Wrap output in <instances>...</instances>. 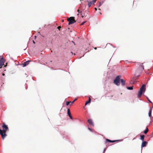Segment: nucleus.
<instances>
[{
    "label": "nucleus",
    "instance_id": "nucleus-1",
    "mask_svg": "<svg viewBox=\"0 0 153 153\" xmlns=\"http://www.w3.org/2000/svg\"><path fill=\"white\" fill-rule=\"evenodd\" d=\"M3 128L2 130L0 129V134L1 136L2 139H4L5 137L6 136V133L7 130L8 129L7 126L4 123H3L2 126Z\"/></svg>",
    "mask_w": 153,
    "mask_h": 153
},
{
    "label": "nucleus",
    "instance_id": "nucleus-2",
    "mask_svg": "<svg viewBox=\"0 0 153 153\" xmlns=\"http://www.w3.org/2000/svg\"><path fill=\"white\" fill-rule=\"evenodd\" d=\"M146 85L145 84L142 85L140 88V90L138 92V97H140L142 95L143 93H144L146 90Z\"/></svg>",
    "mask_w": 153,
    "mask_h": 153
},
{
    "label": "nucleus",
    "instance_id": "nucleus-3",
    "mask_svg": "<svg viewBox=\"0 0 153 153\" xmlns=\"http://www.w3.org/2000/svg\"><path fill=\"white\" fill-rule=\"evenodd\" d=\"M121 77V76H117L115 79L114 80V83L117 86H119L120 83V78Z\"/></svg>",
    "mask_w": 153,
    "mask_h": 153
},
{
    "label": "nucleus",
    "instance_id": "nucleus-4",
    "mask_svg": "<svg viewBox=\"0 0 153 153\" xmlns=\"http://www.w3.org/2000/svg\"><path fill=\"white\" fill-rule=\"evenodd\" d=\"M74 19V17H71L67 19V20L69 22V25L73 24L76 22V21Z\"/></svg>",
    "mask_w": 153,
    "mask_h": 153
},
{
    "label": "nucleus",
    "instance_id": "nucleus-5",
    "mask_svg": "<svg viewBox=\"0 0 153 153\" xmlns=\"http://www.w3.org/2000/svg\"><path fill=\"white\" fill-rule=\"evenodd\" d=\"M88 2V5L89 7H90L92 5L94 4V3L96 2L95 0H93L92 1H87Z\"/></svg>",
    "mask_w": 153,
    "mask_h": 153
},
{
    "label": "nucleus",
    "instance_id": "nucleus-6",
    "mask_svg": "<svg viewBox=\"0 0 153 153\" xmlns=\"http://www.w3.org/2000/svg\"><path fill=\"white\" fill-rule=\"evenodd\" d=\"M148 144V143L146 141H143L141 145V150L142 149L143 147H145Z\"/></svg>",
    "mask_w": 153,
    "mask_h": 153
},
{
    "label": "nucleus",
    "instance_id": "nucleus-7",
    "mask_svg": "<svg viewBox=\"0 0 153 153\" xmlns=\"http://www.w3.org/2000/svg\"><path fill=\"white\" fill-rule=\"evenodd\" d=\"M122 141V140H110L109 139H107L106 140L105 143H107L108 142H110V143H114V142H116V141Z\"/></svg>",
    "mask_w": 153,
    "mask_h": 153
},
{
    "label": "nucleus",
    "instance_id": "nucleus-8",
    "mask_svg": "<svg viewBox=\"0 0 153 153\" xmlns=\"http://www.w3.org/2000/svg\"><path fill=\"white\" fill-rule=\"evenodd\" d=\"M67 113H68V114L69 117L71 119H73L71 115V114L69 109H68Z\"/></svg>",
    "mask_w": 153,
    "mask_h": 153
},
{
    "label": "nucleus",
    "instance_id": "nucleus-9",
    "mask_svg": "<svg viewBox=\"0 0 153 153\" xmlns=\"http://www.w3.org/2000/svg\"><path fill=\"white\" fill-rule=\"evenodd\" d=\"M30 61L28 60V61H27L25 62H24V63H23L22 64L23 67H25L27 65H28L29 64V62Z\"/></svg>",
    "mask_w": 153,
    "mask_h": 153
},
{
    "label": "nucleus",
    "instance_id": "nucleus-10",
    "mask_svg": "<svg viewBox=\"0 0 153 153\" xmlns=\"http://www.w3.org/2000/svg\"><path fill=\"white\" fill-rule=\"evenodd\" d=\"M88 122L89 124H91V126H94V124L92 121V120L91 119H89L88 120Z\"/></svg>",
    "mask_w": 153,
    "mask_h": 153
},
{
    "label": "nucleus",
    "instance_id": "nucleus-11",
    "mask_svg": "<svg viewBox=\"0 0 153 153\" xmlns=\"http://www.w3.org/2000/svg\"><path fill=\"white\" fill-rule=\"evenodd\" d=\"M3 58H2L0 59V66L2 67L4 63V61H3Z\"/></svg>",
    "mask_w": 153,
    "mask_h": 153
},
{
    "label": "nucleus",
    "instance_id": "nucleus-12",
    "mask_svg": "<svg viewBox=\"0 0 153 153\" xmlns=\"http://www.w3.org/2000/svg\"><path fill=\"white\" fill-rule=\"evenodd\" d=\"M121 84L122 86H124L125 84V81L123 79H120V80Z\"/></svg>",
    "mask_w": 153,
    "mask_h": 153
},
{
    "label": "nucleus",
    "instance_id": "nucleus-13",
    "mask_svg": "<svg viewBox=\"0 0 153 153\" xmlns=\"http://www.w3.org/2000/svg\"><path fill=\"white\" fill-rule=\"evenodd\" d=\"M89 99L88 101H87L85 103V105H87L88 103H90L91 101V99L90 98V97H88Z\"/></svg>",
    "mask_w": 153,
    "mask_h": 153
},
{
    "label": "nucleus",
    "instance_id": "nucleus-14",
    "mask_svg": "<svg viewBox=\"0 0 153 153\" xmlns=\"http://www.w3.org/2000/svg\"><path fill=\"white\" fill-rule=\"evenodd\" d=\"M140 139L141 140L143 141H144V135H140Z\"/></svg>",
    "mask_w": 153,
    "mask_h": 153
},
{
    "label": "nucleus",
    "instance_id": "nucleus-15",
    "mask_svg": "<svg viewBox=\"0 0 153 153\" xmlns=\"http://www.w3.org/2000/svg\"><path fill=\"white\" fill-rule=\"evenodd\" d=\"M149 131V129H148V128L147 127H146V129H145V130L144 131V133L145 134H146V133H147V132L148 131Z\"/></svg>",
    "mask_w": 153,
    "mask_h": 153
},
{
    "label": "nucleus",
    "instance_id": "nucleus-16",
    "mask_svg": "<svg viewBox=\"0 0 153 153\" xmlns=\"http://www.w3.org/2000/svg\"><path fill=\"white\" fill-rule=\"evenodd\" d=\"M127 88L129 90H132L133 89V86L127 87Z\"/></svg>",
    "mask_w": 153,
    "mask_h": 153
},
{
    "label": "nucleus",
    "instance_id": "nucleus-17",
    "mask_svg": "<svg viewBox=\"0 0 153 153\" xmlns=\"http://www.w3.org/2000/svg\"><path fill=\"white\" fill-rule=\"evenodd\" d=\"M151 114H152V111H149V114H149V116L150 117H151V118H152V117L151 115Z\"/></svg>",
    "mask_w": 153,
    "mask_h": 153
},
{
    "label": "nucleus",
    "instance_id": "nucleus-18",
    "mask_svg": "<svg viewBox=\"0 0 153 153\" xmlns=\"http://www.w3.org/2000/svg\"><path fill=\"white\" fill-rule=\"evenodd\" d=\"M143 63H140V65L142 68V69L143 70L144 69V66L143 65Z\"/></svg>",
    "mask_w": 153,
    "mask_h": 153
},
{
    "label": "nucleus",
    "instance_id": "nucleus-19",
    "mask_svg": "<svg viewBox=\"0 0 153 153\" xmlns=\"http://www.w3.org/2000/svg\"><path fill=\"white\" fill-rule=\"evenodd\" d=\"M71 102V101L69 102V101H66V105H68L70 103V102Z\"/></svg>",
    "mask_w": 153,
    "mask_h": 153
},
{
    "label": "nucleus",
    "instance_id": "nucleus-20",
    "mask_svg": "<svg viewBox=\"0 0 153 153\" xmlns=\"http://www.w3.org/2000/svg\"><path fill=\"white\" fill-rule=\"evenodd\" d=\"M146 98L149 102L152 103V102L149 100V99L147 97H146Z\"/></svg>",
    "mask_w": 153,
    "mask_h": 153
},
{
    "label": "nucleus",
    "instance_id": "nucleus-21",
    "mask_svg": "<svg viewBox=\"0 0 153 153\" xmlns=\"http://www.w3.org/2000/svg\"><path fill=\"white\" fill-rule=\"evenodd\" d=\"M87 22V21H84L83 22H82V23L81 24V25H83L84 24H85L86 22Z\"/></svg>",
    "mask_w": 153,
    "mask_h": 153
},
{
    "label": "nucleus",
    "instance_id": "nucleus-22",
    "mask_svg": "<svg viewBox=\"0 0 153 153\" xmlns=\"http://www.w3.org/2000/svg\"><path fill=\"white\" fill-rule=\"evenodd\" d=\"M88 130H89L90 131H91V132H92V131H92V130L91 128H90L88 127Z\"/></svg>",
    "mask_w": 153,
    "mask_h": 153
},
{
    "label": "nucleus",
    "instance_id": "nucleus-23",
    "mask_svg": "<svg viewBox=\"0 0 153 153\" xmlns=\"http://www.w3.org/2000/svg\"><path fill=\"white\" fill-rule=\"evenodd\" d=\"M81 15L82 18H84L85 17V16H84L82 15V14H81Z\"/></svg>",
    "mask_w": 153,
    "mask_h": 153
},
{
    "label": "nucleus",
    "instance_id": "nucleus-24",
    "mask_svg": "<svg viewBox=\"0 0 153 153\" xmlns=\"http://www.w3.org/2000/svg\"><path fill=\"white\" fill-rule=\"evenodd\" d=\"M61 28V26H59L57 27V28L59 30Z\"/></svg>",
    "mask_w": 153,
    "mask_h": 153
},
{
    "label": "nucleus",
    "instance_id": "nucleus-25",
    "mask_svg": "<svg viewBox=\"0 0 153 153\" xmlns=\"http://www.w3.org/2000/svg\"><path fill=\"white\" fill-rule=\"evenodd\" d=\"M103 1H101V2H100V4H99V6H100L101 5V4H103Z\"/></svg>",
    "mask_w": 153,
    "mask_h": 153
},
{
    "label": "nucleus",
    "instance_id": "nucleus-26",
    "mask_svg": "<svg viewBox=\"0 0 153 153\" xmlns=\"http://www.w3.org/2000/svg\"><path fill=\"white\" fill-rule=\"evenodd\" d=\"M106 150V148H105L104 149L103 153H104L105 152Z\"/></svg>",
    "mask_w": 153,
    "mask_h": 153
},
{
    "label": "nucleus",
    "instance_id": "nucleus-27",
    "mask_svg": "<svg viewBox=\"0 0 153 153\" xmlns=\"http://www.w3.org/2000/svg\"><path fill=\"white\" fill-rule=\"evenodd\" d=\"M74 103V101L71 102H70V103H71L70 105H71L72 104H73Z\"/></svg>",
    "mask_w": 153,
    "mask_h": 153
},
{
    "label": "nucleus",
    "instance_id": "nucleus-28",
    "mask_svg": "<svg viewBox=\"0 0 153 153\" xmlns=\"http://www.w3.org/2000/svg\"><path fill=\"white\" fill-rule=\"evenodd\" d=\"M150 120H151L152 121H153V117H152V118H151V117H150Z\"/></svg>",
    "mask_w": 153,
    "mask_h": 153
},
{
    "label": "nucleus",
    "instance_id": "nucleus-29",
    "mask_svg": "<svg viewBox=\"0 0 153 153\" xmlns=\"http://www.w3.org/2000/svg\"><path fill=\"white\" fill-rule=\"evenodd\" d=\"M152 107L151 108H150L149 111H151L152 112Z\"/></svg>",
    "mask_w": 153,
    "mask_h": 153
},
{
    "label": "nucleus",
    "instance_id": "nucleus-30",
    "mask_svg": "<svg viewBox=\"0 0 153 153\" xmlns=\"http://www.w3.org/2000/svg\"><path fill=\"white\" fill-rule=\"evenodd\" d=\"M33 43H34V44H35V42H34V40L33 41Z\"/></svg>",
    "mask_w": 153,
    "mask_h": 153
},
{
    "label": "nucleus",
    "instance_id": "nucleus-31",
    "mask_svg": "<svg viewBox=\"0 0 153 153\" xmlns=\"http://www.w3.org/2000/svg\"><path fill=\"white\" fill-rule=\"evenodd\" d=\"M76 100V99H75L73 101H74V102Z\"/></svg>",
    "mask_w": 153,
    "mask_h": 153
},
{
    "label": "nucleus",
    "instance_id": "nucleus-32",
    "mask_svg": "<svg viewBox=\"0 0 153 153\" xmlns=\"http://www.w3.org/2000/svg\"><path fill=\"white\" fill-rule=\"evenodd\" d=\"M94 9L96 10H97V9L96 7L94 8Z\"/></svg>",
    "mask_w": 153,
    "mask_h": 153
},
{
    "label": "nucleus",
    "instance_id": "nucleus-33",
    "mask_svg": "<svg viewBox=\"0 0 153 153\" xmlns=\"http://www.w3.org/2000/svg\"><path fill=\"white\" fill-rule=\"evenodd\" d=\"M77 11L79 12V10H77Z\"/></svg>",
    "mask_w": 153,
    "mask_h": 153
},
{
    "label": "nucleus",
    "instance_id": "nucleus-34",
    "mask_svg": "<svg viewBox=\"0 0 153 153\" xmlns=\"http://www.w3.org/2000/svg\"><path fill=\"white\" fill-rule=\"evenodd\" d=\"M97 48H96V47H95V48H94V49L95 50L96 49H97Z\"/></svg>",
    "mask_w": 153,
    "mask_h": 153
},
{
    "label": "nucleus",
    "instance_id": "nucleus-35",
    "mask_svg": "<svg viewBox=\"0 0 153 153\" xmlns=\"http://www.w3.org/2000/svg\"><path fill=\"white\" fill-rule=\"evenodd\" d=\"M139 76H140V75L137 76V77H139Z\"/></svg>",
    "mask_w": 153,
    "mask_h": 153
},
{
    "label": "nucleus",
    "instance_id": "nucleus-36",
    "mask_svg": "<svg viewBox=\"0 0 153 153\" xmlns=\"http://www.w3.org/2000/svg\"><path fill=\"white\" fill-rule=\"evenodd\" d=\"M2 75L4 76V74L3 73V74H2Z\"/></svg>",
    "mask_w": 153,
    "mask_h": 153
},
{
    "label": "nucleus",
    "instance_id": "nucleus-37",
    "mask_svg": "<svg viewBox=\"0 0 153 153\" xmlns=\"http://www.w3.org/2000/svg\"><path fill=\"white\" fill-rule=\"evenodd\" d=\"M36 36H35V38H36Z\"/></svg>",
    "mask_w": 153,
    "mask_h": 153
},
{
    "label": "nucleus",
    "instance_id": "nucleus-38",
    "mask_svg": "<svg viewBox=\"0 0 153 153\" xmlns=\"http://www.w3.org/2000/svg\"><path fill=\"white\" fill-rule=\"evenodd\" d=\"M98 10H100V8H99Z\"/></svg>",
    "mask_w": 153,
    "mask_h": 153
},
{
    "label": "nucleus",
    "instance_id": "nucleus-39",
    "mask_svg": "<svg viewBox=\"0 0 153 153\" xmlns=\"http://www.w3.org/2000/svg\"><path fill=\"white\" fill-rule=\"evenodd\" d=\"M72 42H73L74 43V44H75V43H74V42L72 41Z\"/></svg>",
    "mask_w": 153,
    "mask_h": 153
},
{
    "label": "nucleus",
    "instance_id": "nucleus-40",
    "mask_svg": "<svg viewBox=\"0 0 153 153\" xmlns=\"http://www.w3.org/2000/svg\"><path fill=\"white\" fill-rule=\"evenodd\" d=\"M100 14H101V13L100 12Z\"/></svg>",
    "mask_w": 153,
    "mask_h": 153
},
{
    "label": "nucleus",
    "instance_id": "nucleus-41",
    "mask_svg": "<svg viewBox=\"0 0 153 153\" xmlns=\"http://www.w3.org/2000/svg\"><path fill=\"white\" fill-rule=\"evenodd\" d=\"M82 12V11H81L80 12V13H81Z\"/></svg>",
    "mask_w": 153,
    "mask_h": 153
}]
</instances>
